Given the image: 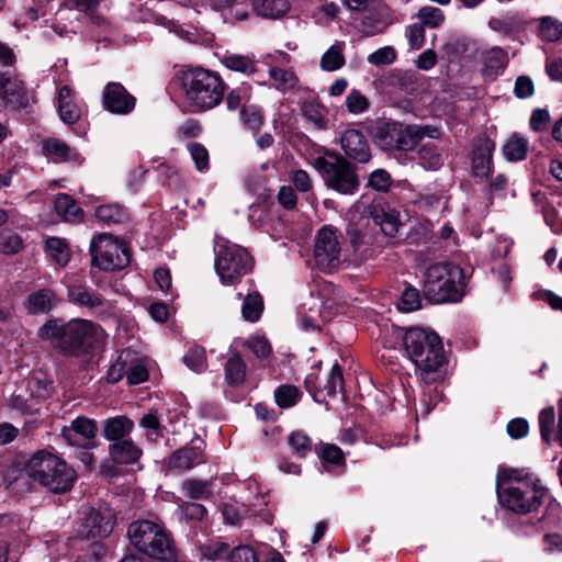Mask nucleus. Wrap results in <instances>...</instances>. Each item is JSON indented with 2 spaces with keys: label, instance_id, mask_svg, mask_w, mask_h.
I'll return each instance as SVG.
<instances>
[{
  "label": "nucleus",
  "instance_id": "f257e3e1",
  "mask_svg": "<svg viewBox=\"0 0 562 562\" xmlns=\"http://www.w3.org/2000/svg\"><path fill=\"white\" fill-rule=\"evenodd\" d=\"M496 486L499 504L520 515L532 513L548 497V490L526 469H499Z\"/></svg>",
  "mask_w": 562,
  "mask_h": 562
},
{
  "label": "nucleus",
  "instance_id": "f03ea898",
  "mask_svg": "<svg viewBox=\"0 0 562 562\" xmlns=\"http://www.w3.org/2000/svg\"><path fill=\"white\" fill-rule=\"evenodd\" d=\"M38 336L64 355L79 356L101 345L105 339V331L87 319L76 318L67 324L59 319H49L40 328Z\"/></svg>",
  "mask_w": 562,
  "mask_h": 562
},
{
  "label": "nucleus",
  "instance_id": "7ed1b4c3",
  "mask_svg": "<svg viewBox=\"0 0 562 562\" xmlns=\"http://www.w3.org/2000/svg\"><path fill=\"white\" fill-rule=\"evenodd\" d=\"M404 350L415 366L417 376L432 383L445 371L446 356L440 337L431 330L413 327L403 336Z\"/></svg>",
  "mask_w": 562,
  "mask_h": 562
},
{
  "label": "nucleus",
  "instance_id": "20e7f679",
  "mask_svg": "<svg viewBox=\"0 0 562 562\" xmlns=\"http://www.w3.org/2000/svg\"><path fill=\"white\" fill-rule=\"evenodd\" d=\"M127 536L133 547L158 562H178V551L170 532L158 520L142 519L130 524Z\"/></svg>",
  "mask_w": 562,
  "mask_h": 562
},
{
  "label": "nucleus",
  "instance_id": "39448f33",
  "mask_svg": "<svg viewBox=\"0 0 562 562\" xmlns=\"http://www.w3.org/2000/svg\"><path fill=\"white\" fill-rule=\"evenodd\" d=\"M463 270L443 262L429 266L424 272L423 291L432 303H458L464 295Z\"/></svg>",
  "mask_w": 562,
  "mask_h": 562
},
{
  "label": "nucleus",
  "instance_id": "423d86ee",
  "mask_svg": "<svg viewBox=\"0 0 562 562\" xmlns=\"http://www.w3.org/2000/svg\"><path fill=\"white\" fill-rule=\"evenodd\" d=\"M186 100L192 111H205L218 105L226 85L216 72L204 68H193L181 77Z\"/></svg>",
  "mask_w": 562,
  "mask_h": 562
},
{
  "label": "nucleus",
  "instance_id": "0eeeda50",
  "mask_svg": "<svg viewBox=\"0 0 562 562\" xmlns=\"http://www.w3.org/2000/svg\"><path fill=\"white\" fill-rule=\"evenodd\" d=\"M25 471L31 479L56 494L68 492L77 479L76 471L65 460L47 451L34 453Z\"/></svg>",
  "mask_w": 562,
  "mask_h": 562
},
{
  "label": "nucleus",
  "instance_id": "6e6552de",
  "mask_svg": "<svg viewBox=\"0 0 562 562\" xmlns=\"http://www.w3.org/2000/svg\"><path fill=\"white\" fill-rule=\"evenodd\" d=\"M215 270L223 284H233L251 269V258L246 249L223 237L215 238Z\"/></svg>",
  "mask_w": 562,
  "mask_h": 562
},
{
  "label": "nucleus",
  "instance_id": "1a4fd4ad",
  "mask_svg": "<svg viewBox=\"0 0 562 562\" xmlns=\"http://www.w3.org/2000/svg\"><path fill=\"white\" fill-rule=\"evenodd\" d=\"M314 166L325 184L340 194H353L359 187L353 167L335 153H326L318 157Z\"/></svg>",
  "mask_w": 562,
  "mask_h": 562
},
{
  "label": "nucleus",
  "instance_id": "9d476101",
  "mask_svg": "<svg viewBox=\"0 0 562 562\" xmlns=\"http://www.w3.org/2000/svg\"><path fill=\"white\" fill-rule=\"evenodd\" d=\"M90 252L93 266L102 270H120L130 262L125 244L112 235L102 234L92 239Z\"/></svg>",
  "mask_w": 562,
  "mask_h": 562
},
{
  "label": "nucleus",
  "instance_id": "9b49d317",
  "mask_svg": "<svg viewBox=\"0 0 562 562\" xmlns=\"http://www.w3.org/2000/svg\"><path fill=\"white\" fill-rule=\"evenodd\" d=\"M340 234L333 226L322 227L314 244L316 265L324 271L337 269L341 263Z\"/></svg>",
  "mask_w": 562,
  "mask_h": 562
},
{
  "label": "nucleus",
  "instance_id": "f8f14e48",
  "mask_svg": "<svg viewBox=\"0 0 562 562\" xmlns=\"http://www.w3.org/2000/svg\"><path fill=\"white\" fill-rule=\"evenodd\" d=\"M423 139L420 125H402L396 122L386 124L379 134V144L384 149L411 150Z\"/></svg>",
  "mask_w": 562,
  "mask_h": 562
},
{
  "label": "nucleus",
  "instance_id": "ddd939ff",
  "mask_svg": "<svg viewBox=\"0 0 562 562\" xmlns=\"http://www.w3.org/2000/svg\"><path fill=\"white\" fill-rule=\"evenodd\" d=\"M559 513V506L553 505L537 518L522 515L510 524L509 529L517 538H532L552 530L558 525Z\"/></svg>",
  "mask_w": 562,
  "mask_h": 562
},
{
  "label": "nucleus",
  "instance_id": "4468645a",
  "mask_svg": "<svg viewBox=\"0 0 562 562\" xmlns=\"http://www.w3.org/2000/svg\"><path fill=\"white\" fill-rule=\"evenodd\" d=\"M97 436V424L93 419L79 416L61 430L63 439L72 447L92 449Z\"/></svg>",
  "mask_w": 562,
  "mask_h": 562
},
{
  "label": "nucleus",
  "instance_id": "2eb2a0df",
  "mask_svg": "<svg viewBox=\"0 0 562 562\" xmlns=\"http://www.w3.org/2000/svg\"><path fill=\"white\" fill-rule=\"evenodd\" d=\"M103 106L113 114L125 115L132 112L136 104L133 97L120 82H109L102 93Z\"/></svg>",
  "mask_w": 562,
  "mask_h": 562
},
{
  "label": "nucleus",
  "instance_id": "dca6fc26",
  "mask_svg": "<svg viewBox=\"0 0 562 562\" xmlns=\"http://www.w3.org/2000/svg\"><path fill=\"white\" fill-rule=\"evenodd\" d=\"M112 530V513L109 509H91L85 518L81 533L88 539H98L108 537Z\"/></svg>",
  "mask_w": 562,
  "mask_h": 562
},
{
  "label": "nucleus",
  "instance_id": "f3484780",
  "mask_svg": "<svg viewBox=\"0 0 562 562\" xmlns=\"http://www.w3.org/2000/svg\"><path fill=\"white\" fill-rule=\"evenodd\" d=\"M494 148V142L487 137H480L474 142L472 156V172L474 177H488L493 167Z\"/></svg>",
  "mask_w": 562,
  "mask_h": 562
},
{
  "label": "nucleus",
  "instance_id": "a211bd4d",
  "mask_svg": "<svg viewBox=\"0 0 562 562\" xmlns=\"http://www.w3.org/2000/svg\"><path fill=\"white\" fill-rule=\"evenodd\" d=\"M340 145L348 157L359 162H368L371 158L368 142L357 130L345 131L340 137Z\"/></svg>",
  "mask_w": 562,
  "mask_h": 562
},
{
  "label": "nucleus",
  "instance_id": "6ab92c4d",
  "mask_svg": "<svg viewBox=\"0 0 562 562\" xmlns=\"http://www.w3.org/2000/svg\"><path fill=\"white\" fill-rule=\"evenodd\" d=\"M482 74L487 79H495L503 74L508 64L507 52L498 46L483 49L480 53Z\"/></svg>",
  "mask_w": 562,
  "mask_h": 562
},
{
  "label": "nucleus",
  "instance_id": "aec40b11",
  "mask_svg": "<svg viewBox=\"0 0 562 562\" xmlns=\"http://www.w3.org/2000/svg\"><path fill=\"white\" fill-rule=\"evenodd\" d=\"M0 101L14 108L26 104V91L23 82L7 74L0 75Z\"/></svg>",
  "mask_w": 562,
  "mask_h": 562
},
{
  "label": "nucleus",
  "instance_id": "412c9836",
  "mask_svg": "<svg viewBox=\"0 0 562 562\" xmlns=\"http://www.w3.org/2000/svg\"><path fill=\"white\" fill-rule=\"evenodd\" d=\"M59 303V299L53 290L40 289L30 293L24 306L29 314H47Z\"/></svg>",
  "mask_w": 562,
  "mask_h": 562
},
{
  "label": "nucleus",
  "instance_id": "4be33fe9",
  "mask_svg": "<svg viewBox=\"0 0 562 562\" xmlns=\"http://www.w3.org/2000/svg\"><path fill=\"white\" fill-rule=\"evenodd\" d=\"M203 462L200 447L186 446L176 450L167 460L170 470L187 471Z\"/></svg>",
  "mask_w": 562,
  "mask_h": 562
},
{
  "label": "nucleus",
  "instance_id": "5701e85b",
  "mask_svg": "<svg viewBox=\"0 0 562 562\" xmlns=\"http://www.w3.org/2000/svg\"><path fill=\"white\" fill-rule=\"evenodd\" d=\"M109 453L117 464H134L138 462L143 451L133 440L126 439L110 445Z\"/></svg>",
  "mask_w": 562,
  "mask_h": 562
},
{
  "label": "nucleus",
  "instance_id": "b1692460",
  "mask_svg": "<svg viewBox=\"0 0 562 562\" xmlns=\"http://www.w3.org/2000/svg\"><path fill=\"white\" fill-rule=\"evenodd\" d=\"M134 428V423L126 416H115L103 422V436L105 439L117 442L126 440Z\"/></svg>",
  "mask_w": 562,
  "mask_h": 562
},
{
  "label": "nucleus",
  "instance_id": "393cba45",
  "mask_svg": "<svg viewBox=\"0 0 562 562\" xmlns=\"http://www.w3.org/2000/svg\"><path fill=\"white\" fill-rule=\"evenodd\" d=\"M370 214L373 223L380 226L381 231L386 236L393 237L397 234L401 222L398 220V214L394 210L372 206Z\"/></svg>",
  "mask_w": 562,
  "mask_h": 562
},
{
  "label": "nucleus",
  "instance_id": "a878e982",
  "mask_svg": "<svg viewBox=\"0 0 562 562\" xmlns=\"http://www.w3.org/2000/svg\"><path fill=\"white\" fill-rule=\"evenodd\" d=\"M59 117L66 124H74L80 117V109L74 101V91L68 86L58 90Z\"/></svg>",
  "mask_w": 562,
  "mask_h": 562
},
{
  "label": "nucleus",
  "instance_id": "bb28decb",
  "mask_svg": "<svg viewBox=\"0 0 562 562\" xmlns=\"http://www.w3.org/2000/svg\"><path fill=\"white\" fill-rule=\"evenodd\" d=\"M68 297L70 302L88 308H94L102 304L101 296L81 283L68 284Z\"/></svg>",
  "mask_w": 562,
  "mask_h": 562
},
{
  "label": "nucleus",
  "instance_id": "cd10ccee",
  "mask_svg": "<svg viewBox=\"0 0 562 562\" xmlns=\"http://www.w3.org/2000/svg\"><path fill=\"white\" fill-rule=\"evenodd\" d=\"M491 30L504 35H512L524 29V20L518 13H505L488 21Z\"/></svg>",
  "mask_w": 562,
  "mask_h": 562
},
{
  "label": "nucleus",
  "instance_id": "c85d7f7f",
  "mask_svg": "<svg viewBox=\"0 0 562 562\" xmlns=\"http://www.w3.org/2000/svg\"><path fill=\"white\" fill-rule=\"evenodd\" d=\"M222 64L229 70L252 75L256 71V60L254 55H240L226 52L222 58Z\"/></svg>",
  "mask_w": 562,
  "mask_h": 562
},
{
  "label": "nucleus",
  "instance_id": "c756f323",
  "mask_svg": "<svg viewBox=\"0 0 562 562\" xmlns=\"http://www.w3.org/2000/svg\"><path fill=\"white\" fill-rule=\"evenodd\" d=\"M345 43L336 41L322 56L319 66L322 70L334 72L339 70L346 63Z\"/></svg>",
  "mask_w": 562,
  "mask_h": 562
},
{
  "label": "nucleus",
  "instance_id": "7c9ffc66",
  "mask_svg": "<svg viewBox=\"0 0 562 562\" xmlns=\"http://www.w3.org/2000/svg\"><path fill=\"white\" fill-rule=\"evenodd\" d=\"M254 9L258 15L267 19H279L290 10L288 0H254Z\"/></svg>",
  "mask_w": 562,
  "mask_h": 562
},
{
  "label": "nucleus",
  "instance_id": "2f4dec72",
  "mask_svg": "<svg viewBox=\"0 0 562 562\" xmlns=\"http://www.w3.org/2000/svg\"><path fill=\"white\" fill-rule=\"evenodd\" d=\"M502 150L508 161L524 160L528 150V140L518 134H513L503 145Z\"/></svg>",
  "mask_w": 562,
  "mask_h": 562
},
{
  "label": "nucleus",
  "instance_id": "473e14b6",
  "mask_svg": "<svg viewBox=\"0 0 562 562\" xmlns=\"http://www.w3.org/2000/svg\"><path fill=\"white\" fill-rule=\"evenodd\" d=\"M419 164L428 170H437L443 164L442 151L431 142L425 143L418 150Z\"/></svg>",
  "mask_w": 562,
  "mask_h": 562
},
{
  "label": "nucleus",
  "instance_id": "72a5a7b5",
  "mask_svg": "<svg viewBox=\"0 0 562 562\" xmlns=\"http://www.w3.org/2000/svg\"><path fill=\"white\" fill-rule=\"evenodd\" d=\"M46 254L59 267H65L71 257L68 245L58 237H50L46 240Z\"/></svg>",
  "mask_w": 562,
  "mask_h": 562
},
{
  "label": "nucleus",
  "instance_id": "f704fd0d",
  "mask_svg": "<svg viewBox=\"0 0 562 562\" xmlns=\"http://www.w3.org/2000/svg\"><path fill=\"white\" fill-rule=\"evenodd\" d=\"M94 216L105 224L124 223L128 218L127 212L120 204H103L95 209Z\"/></svg>",
  "mask_w": 562,
  "mask_h": 562
},
{
  "label": "nucleus",
  "instance_id": "c9c22d12",
  "mask_svg": "<svg viewBox=\"0 0 562 562\" xmlns=\"http://www.w3.org/2000/svg\"><path fill=\"white\" fill-rule=\"evenodd\" d=\"M54 207L57 215L66 222L75 221L80 213L74 199L66 193H60L55 198Z\"/></svg>",
  "mask_w": 562,
  "mask_h": 562
},
{
  "label": "nucleus",
  "instance_id": "e433bc0d",
  "mask_svg": "<svg viewBox=\"0 0 562 562\" xmlns=\"http://www.w3.org/2000/svg\"><path fill=\"white\" fill-rule=\"evenodd\" d=\"M246 364L239 355L231 356L225 364V379L231 385H239L245 381Z\"/></svg>",
  "mask_w": 562,
  "mask_h": 562
},
{
  "label": "nucleus",
  "instance_id": "4c0bfd02",
  "mask_svg": "<svg viewBox=\"0 0 562 562\" xmlns=\"http://www.w3.org/2000/svg\"><path fill=\"white\" fill-rule=\"evenodd\" d=\"M539 22V34L542 40L548 42L562 40V21L553 16H542Z\"/></svg>",
  "mask_w": 562,
  "mask_h": 562
},
{
  "label": "nucleus",
  "instance_id": "58836bf2",
  "mask_svg": "<svg viewBox=\"0 0 562 562\" xmlns=\"http://www.w3.org/2000/svg\"><path fill=\"white\" fill-rule=\"evenodd\" d=\"M539 428L541 438L550 443L555 438V413L553 407H546L539 414Z\"/></svg>",
  "mask_w": 562,
  "mask_h": 562
},
{
  "label": "nucleus",
  "instance_id": "ea45409f",
  "mask_svg": "<svg viewBox=\"0 0 562 562\" xmlns=\"http://www.w3.org/2000/svg\"><path fill=\"white\" fill-rule=\"evenodd\" d=\"M263 302L258 293L248 294L244 299L241 314L248 322H257L262 313Z\"/></svg>",
  "mask_w": 562,
  "mask_h": 562
},
{
  "label": "nucleus",
  "instance_id": "a19ab883",
  "mask_svg": "<svg viewBox=\"0 0 562 562\" xmlns=\"http://www.w3.org/2000/svg\"><path fill=\"white\" fill-rule=\"evenodd\" d=\"M187 149L198 171L205 172L210 169V154L202 144L195 142L189 143Z\"/></svg>",
  "mask_w": 562,
  "mask_h": 562
},
{
  "label": "nucleus",
  "instance_id": "79ce46f5",
  "mask_svg": "<svg viewBox=\"0 0 562 562\" xmlns=\"http://www.w3.org/2000/svg\"><path fill=\"white\" fill-rule=\"evenodd\" d=\"M200 552L203 559L212 562L228 561L231 552L229 546L224 542H215L204 544L200 548Z\"/></svg>",
  "mask_w": 562,
  "mask_h": 562
},
{
  "label": "nucleus",
  "instance_id": "37998d69",
  "mask_svg": "<svg viewBox=\"0 0 562 562\" xmlns=\"http://www.w3.org/2000/svg\"><path fill=\"white\" fill-rule=\"evenodd\" d=\"M43 148L47 155L55 156L61 160H69L76 156L74 150L65 142L57 138L46 139L43 144Z\"/></svg>",
  "mask_w": 562,
  "mask_h": 562
},
{
  "label": "nucleus",
  "instance_id": "c03bdc74",
  "mask_svg": "<svg viewBox=\"0 0 562 562\" xmlns=\"http://www.w3.org/2000/svg\"><path fill=\"white\" fill-rule=\"evenodd\" d=\"M302 113L304 117L312 122L317 128L326 127V111L321 104L315 102H306L302 106Z\"/></svg>",
  "mask_w": 562,
  "mask_h": 562
},
{
  "label": "nucleus",
  "instance_id": "a18cd8bd",
  "mask_svg": "<svg viewBox=\"0 0 562 562\" xmlns=\"http://www.w3.org/2000/svg\"><path fill=\"white\" fill-rule=\"evenodd\" d=\"M300 396V390L293 385H281L274 392L276 402L282 408L295 405Z\"/></svg>",
  "mask_w": 562,
  "mask_h": 562
},
{
  "label": "nucleus",
  "instance_id": "49530a36",
  "mask_svg": "<svg viewBox=\"0 0 562 562\" xmlns=\"http://www.w3.org/2000/svg\"><path fill=\"white\" fill-rule=\"evenodd\" d=\"M23 247L22 238L10 229L0 233V252L5 255H14Z\"/></svg>",
  "mask_w": 562,
  "mask_h": 562
},
{
  "label": "nucleus",
  "instance_id": "de8ad7c7",
  "mask_svg": "<svg viewBox=\"0 0 562 562\" xmlns=\"http://www.w3.org/2000/svg\"><path fill=\"white\" fill-rule=\"evenodd\" d=\"M139 426L146 430L148 441L155 442L162 436V427L156 413H148L139 420Z\"/></svg>",
  "mask_w": 562,
  "mask_h": 562
},
{
  "label": "nucleus",
  "instance_id": "09e8293b",
  "mask_svg": "<svg viewBox=\"0 0 562 562\" xmlns=\"http://www.w3.org/2000/svg\"><path fill=\"white\" fill-rule=\"evenodd\" d=\"M345 103L348 112L351 114H361L370 106L369 99L357 89L349 91Z\"/></svg>",
  "mask_w": 562,
  "mask_h": 562
},
{
  "label": "nucleus",
  "instance_id": "8fccbe9b",
  "mask_svg": "<svg viewBox=\"0 0 562 562\" xmlns=\"http://www.w3.org/2000/svg\"><path fill=\"white\" fill-rule=\"evenodd\" d=\"M26 387L32 397L44 398L48 396L52 384L43 376V374H34L27 379Z\"/></svg>",
  "mask_w": 562,
  "mask_h": 562
},
{
  "label": "nucleus",
  "instance_id": "3c124183",
  "mask_svg": "<svg viewBox=\"0 0 562 562\" xmlns=\"http://www.w3.org/2000/svg\"><path fill=\"white\" fill-rule=\"evenodd\" d=\"M288 442L292 450L300 457L304 458L312 451V441L303 431H293L290 434Z\"/></svg>",
  "mask_w": 562,
  "mask_h": 562
},
{
  "label": "nucleus",
  "instance_id": "603ef678",
  "mask_svg": "<svg viewBox=\"0 0 562 562\" xmlns=\"http://www.w3.org/2000/svg\"><path fill=\"white\" fill-rule=\"evenodd\" d=\"M186 366L194 372H202L206 369V355L202 347H193L184 356Z\"/></svg>",
  "mask_w": 562,
  "mask_h": 562
},
{
  "label": "nucleus",
  "instance_id": "864d4df0",
  "mask_svg": "<svg viewBox=\"0 0 562 562\" xmlns=\"http://www.w3.org/2000/svg\"><path fill=\"white\" fill-rule=\"evenodd\" d=\"M417 18L424 25L429 27H438L445 20L443 12L439 8L426 5L419 9Z\"/></svg>",
  "mask_w": 562,
  "mask_h": 562
},
{
  "label": "nucleus",
  "instance_id": "5fc2aeb1",
  "mask_svg": "<svg viewBox=\"0 0 562 562\" xmlns=\"http://www.w3.org/2000/svg\"><path fill=\"white\" fill-rule=\"evenodd\" d=\"M182 491L190 498H206L211 494L209 484L200 480H186L182 483Z\"/></svg>",
  "mask_w": 562,
  "mask_h": 562
},
{
  "label": "nucleus",
  "instance_id": "6e6d98bb",
  "mask_svg": "<svg viewBox=\"0 0 562 562\" xmlns=\"http://www.w3.org/2000/svg\"><path fill=\"white\" fill-rule=\"evenodd\" d=\"M422 306L420 295L417 289L407 288L401 296L398 310L405 313L417 311Z\"/></svg>",
  "mask_w": 562,
  "mask_h": 562
},
{
  "label": "nucleus",
  "instance_id": "4d7b16f0",
  "mask_svg": "<svg viewBox=\"0 0 562 562\" xmlns=\"http://www.w3.org/2000/svg\"><path fill=\"white\" fill-rule=\"evenodd\" d=\"M250 99V86L243 83L231 90L226 98L228 110H236Z\"/></svg>",
  "mask_w": 562,
  "mask_h": 562
},
{
  "label": "nucleus",
  "instance_id": "13d9d810",
  "mask_svg": "<svg viewBox=\"0 0 562 562\" xmlns=\"http://www.w3.org/2000/svg\"><path fill=\"white\" fill-rule=\"evenodd\" d=\"M269 74L278 89L288 90L296 85L297 79L291 70L274 67L269 70Z\"/></svg>",
  "mask_w": 562,
  "mask_h": 562
},
{
  "label": "nucleus",
  "instance_id": "bf43d9fd",
  "mask_svg": "<svg viewBox=\"0 0 562 562\" xmlns=\"http://www.w3.org/2000/svg\"><path fill=\"white\" fill-rule=\"evenodd\" d=\"M348 233L353 250L359 254L361 259L369 258L371 256V250L368 248L369 236L356 229H350Z\"/></svg>",
  "mask_w": 562,
  "mask_h": 562
},
{
  "label": "nucleus",
  "instance_id": "052dcab7",
  "mask_svg": "<svg viewBox=\"0 0 562 562\" xmlns=\"http://www.w3.org/2000/svg\"><path fill=\"white\" fill-rule=\"evenodd\" d=\"M395 58V49L391 46H384L370 54L368 56V63L373 66H384L392 64Z\"/></svg>",
  "mask_w": 562,
  "mask_h": 562
},
{
  "label": "nucleus",
  "instance_id": "680f3d73",
  "mask_svg": "<svg viewBox=\"0 0 562 562\" xmlns=\"http://www.w3.org/2000/svg\"><path fill=\"white\" fill-rule=\"evenodd\" d=\"M247 347L259 358H267L271 353V345L265 336L254 335L247 339Z\"/></svg>",
  "mask_w": 562,
  "mask_h": 562
},
{
  "label": "nucleus",
  "instance_id": "e2e57ef3",
  "mask_svg": "<svg viewBox=\"0 0 562 562\" xmlns=\"http://www.w3.org/2000/svg\"><path fill=\"white\" fill-rule=\"evenodd\" d=\"M391 184L392 178L384 169H376L369 177L368 186L376 191H387Z\"/></svg>",
  "mask_w": 562,
  "mask_h": 562
},
{
  "label": "nucleus",
  "instance_id": "0e129e2a",
  "mask_svg": "<svg viewBox=\"0 0 562 562\" xmlns=\"http://www.w3.org/2000/svg\"><path fill=\"white\" fill-rule=\"evenodd\" d=\"M342 372L338 363L331 367V370L326 379L323 390L327 395H335L338 389L342 386Z\"/></svg>",
  "mask_w": 562,
  "mask_h": 562
},
{
  "label": "nucleus",
  "instance_id": "69168bd1",
  "mask_svg": "<svg viewBox=\"0 0 562 562\" xmlns=\"http://www.w3.org/2000/svg\"><path fill=\"white\" fill-rule=\"evenodd\" d=\"M227 562H258V558L252 548L239 546L231 550Z\"/></svg>",
  "mask_w": 562,
  "mask_h": 562
},
{
  "label": "nucleus",
  "instance_id": "338daca9",
  "mask_svg": "<svg viewBox=\"0 0 562 562\" xmlns=\"http://www.w3.org/2000/svg\"><path fill=\"white\" fill-rule=\"evenodd\" d=\"M240 115L243 122L255 132L258 131L263 123L262 114L256 108H243Z\"/></svg>",
  "mask_w": 562,
  "mask_h": 562
},
{
  "label": "nucleus",
  "instance_id": "774afa93",
  "mask_svg": "<svg viewBox=\"0 0 562 562\" xmlns=\"http://www.w3.org/2000/svg\"><path fill=\"white\" fill-rule=\"evenodd\" d=\"M543 551L549 554L562 553V536L551 530L543 532Z\"/></svg>",
  "mask_w": 562,
  "mask_h": 562
}]
</instances>
